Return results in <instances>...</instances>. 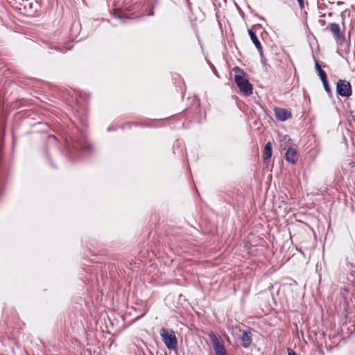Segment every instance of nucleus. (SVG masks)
<instances>
[{
	"label": "nucleus",
	"instance_id": "10",
	"mask_svg": "<svg viewBox=\"0 0 355 355\" xmlns=\"http://www.w3.org/2000/svg\"><path fill=\"white\" fill-rule=\"evenodd\" d=\"M286 160L291 164H295L298 159L297 152L293 148H288L285 154Z\"/></svg>",
	"mask_w": 355,
	"mask_h": 355
},
{
	"label": "nucleus",
	"instance_id": "15",
	"mask_svg": "<svg viewBox=\"0 0 355 355\" xmlns=\"http://www.w3.org/2000/svg\"><path fill=\"white\" fill-rule=\"evenodd\" d=\"M315 67L319 77L326 74L325 71L322 69L319 62L316 59L315 60Z\"/></svg>",
	"mask_w": 355,
	"mask_h": 355
},
{
	"label": "nucleus",
	"instance_id": "5",
	"mask_svg": "<svg viewBox=\"0 0 355 355\" xmlns=\"http://www.w3.org/2000/svg\"><path fill=\"white\" fill-rule=\"evenodd\" d=\"M40 8V3L36 0H25L22 8H19V12L26 16H35Z\"/></svg>",
	"mask_w": 355,
	"mask_h": 355
},
{
	"label": "nucleus",
	"instance_id": "16",
	"mask_svg": "<svg viewBox=\"0 0 355 355\" xmlns=\"http://www.w3.org/2000/svg\"><path fill=\"white\" fill-rule=\"evenodd\" d=\"M113 16H114V17L120 19L121 20H123L124 18L121 10H116V9L114 10V11L113 12Z\"/></svg>",
	"mask_w": 355,
	"mask_h": 355
},
{
	"label": "nucleus",
	"instance_id": "21",
	"mask_svg": "<svg viewBox=\"0 0 355 355\" xmlns=\"http://www.w3.org/2000/svg\"><path fill=\"white\" fill-rule=\"evenodd\" d=\"M74 28H76L77 30H78V28H79V24H75V23H74V24L72 25V28H71V29H72V31H73Z\"/></svg>",
	"mask_w": 355,
	"mask_h": 355
},
{
	"label": "nucleus",
	"instance_id": "12",
	"mask_svg": "<svg viewBox=\"0 0 355 355\" xmlns=\"http://www.w3.org/2000/svg\"><path fill=\"white\" fill-rule=\"evenodd\" d=\"M272 147L271 142L266 143L263 150V162L266 163L272 156Z\"/></svg>",
	"mask_w": 355,
	"mask_h": 355
},
{
	"label": "nucleus",
	"instance_id": "4",
	"mask_svg": "<svg viewBox=\"0 0 355 355\" xmlns=\"http://www.w3.org/2000/svg\"><path fill=\"white\" fill-rule=\"evenodd\" d=\"M209 338L212 344L215 355H227V351L220 338L214 332L209 333Z\"/></svg>",
	"mask_w": 355,
	"mask_h": 355
},
{
	"label": "nucleus",
	"instance_id": "11",
	"mask_svg": "<svg viewBox=\"0 0 355 355\" xmlns=\"http://www.w3.org/2000/svg\"><path fill=\"white\" fill-rule=\"evenodd\" d=\"M248 33H249V35H250L253 44H254V46H256L257 50L259 51L261 56H262V46H261V44L258 37H257L254 31H252V30H248Z\"/></svg>",
	"mask_w": 355,
	"mask_h": 355
},
{
	"label": "nucleus",
	"instance_id": "20",
	"mask_svg": "<svg viewBox=\"0 0 355 355\" xmlns=\"http://www.w3.org/2000/svg\"><path fill=\"white\" fill-rule=\"evenodd\" d=\"M297 2L299 3V6L301 9H303L304 8V0H297Z\"/></svg>",
	"mask_w": 355,
	"mask_h": 355
},
{
	"label": "nucleus",
	"instance_id": "23",
	"mask_svg": "<svg viewBox=\"0 0 355 355\" xmlns=\"http://www.w3.org/2000/svg\"><path fill=\"white\" fill-rule=\"evenodd\" d=\"M343 16H344L343 12H341V17H343Z\"/></svg>",
	"mask_w": 355,
	"mask_h": 355
},
{
	"label": "nucleus",
	"instance_id": "2",
	"mask_svg": "<svg viewBox=\"0 0 355 355\" xmlns=\"http://www.w3.org/2000/svg\"><path fill=\"white\" fill-rule=\"evenodd\" d=\"M92 150V146L87 141H76L73 144V149L69 151L71 159L82 158L83 153H90Z\"/></svg>",
	"mask_w": 355,
	"mask_h": 355
},
{
	"label": "nucleus",
	"instance_id": "24",
	"mask_svg": "<svg viewBox=\"0 0 355 355\" xmlns=\"http://www.w3.org/2000/svg\"><path fill=\"white\" fill-rule=\"evenodd\" d=\"M187 1H188V3L189 4V3H189V0H187Z\"/></svg>",
	"mask_w": 355,
	"mask_h": 355
},
{
	"label": "nucleus",
	"instance_id": "14",
	"mask_svg": "<svg viewBox=\"0 0 355 355\" xmlns=\"http://www.w3.org/2000/svg\"><path fill=\"white\" fill-rule=\"evenodd\" d=\"M50 49H55V50H56L58 51H60V52H64L65 51L71 50V46L64 47V46H60V45H53V46H51L50 47Z\"/></svg>",
	"mask_w": 355,
	"mask_h": 355
},
{
	"label": "nucleus",
	"instance_id": "6",
	"mask_svg": "<svg viewBox=\"0 0 355 355\" xmlns=\"http://www.w3.org/2000/svg\"><path fill=\"white\" fill-rule=\"evenodd\" d=\"M336 92L342 97H349L352 94L350 83L346 80H338L336 83Z\"/></svg>",
	"mask_w": 355,
	"mask_h": 355
},
{
	"label": "nucleus",
	"instance_id": "22",
	"mask_svg": "<svg viewBox=\"0 0 355 355\" xmlns=\"http://www.w3.org/2000/svg\"><path fill=\"white\" fill-rule=\"evenodd\" d=\"M112 130H113V128H112V127H109V128H107V131H111Z\"/></svg>",
	"mask_w": 355,
	"mask_h": 355
},
{
	"label": "nucleus",
	"instance_id": "3",
	"mask_svg": "<svg viewBox=\"0 0 355 355\" xmlns=\"http://www.w3.org/2000/svg\"><path fill=\"white\" fill-rule=\"evenodd\" d=\"M160 335L166 347L169 349H175L178 345V340L173 330H168L162 328L160 331Z\"/></svg>",
	"mask_w": 355,
	"mask_h": 355
},
{
	"label": "nucleus",
	"instance_id": "18",
	"mask_svg": "<svg viewBox=\"0 0 355 355\" xmlns=\"http://www.w3.org/2000/svg\"><path fill=\"white\" fill-rule=\"evenodd\" d=\"M321 81L322 83H326V82H327V74H324L322 76L320 77Z\"/></svg>",
	"mask_w": 355,
	"mask_h": 355
},
{
	"label": "nucleus",
	"instance_id": "7",
	"mask_svg": "<svg viewBox=\"0 0 355 355\" xmlns=\"http://www.w3.org/2000/svg\"><path fill=\"white\" fill-rule=\"evenodd\" d=\"M327 28L331 31L336 42L339 45H343L345 42V33L340 31V28L338 24L330 23Z\"/></svg>",
	"mask_w": 355,
	"mask_h": 355
},
{
	"label": "nucleus",
	"instance_id": "8",
	"mask_svg": "<svg viewBox=\"0 0 355 355\" xmlns=\"http://www.w3.org/2000/svg\"><path fill=\"white\" fill-rule=\"evenodd\" d=\"M274 112L276 119L280 121H284L292 116L291 112L285 108L275 107Z\"/></svg>",
	"mask_w": 355,
	"mask_h": 355
},
{
	"label": "nucleus",
	"instance_id": "9",
	"mask_svg": "<svg viewBox=\"0 0 355 355\" xmlns=\"http://www.w3.org/2000/svg\"><path fill=\"white\" fill-rule=\"evenodd\" d=\"M241 345L244 348H248L252 343V329L248 328L247 330L242 331L241 335Z\"/></svg>",
	"mask_w": 355,
	"mask_h": 355
},
{
	"label": "nucleus",
	"instance_id": "1",
	"mask_svg": "<svg viewBox=\"0 0 355 355\" xmlns=\"http://www.w3.org/2000/svg\"><path fill=\"white\" fill-rule=\"evenodd\" d=\"M234 80L240 91L247 96L252 94V85L249 82L245 73L239 67H235Z\"/></svg>",
	"mask_w": 355,
	"mask_h": 355
},
{
	"label": "nucleus",
	"instance_id": "19",
	"mask_svg": "<svg viewBox=\"0 0 355 355\" xmlns=\"http://www.w3.org/2000/svg\"><path fill=\"white\" fill-rule=\"evenodd\" d=\"M287 351H288V355H297L295 352L291 348H288Z\"/></svg>",
	"mask_w": 355,
	"mask_h": 355
},
{
	"label": "nucleus",
	"instance_id": "17",
	"mask_svg": "<svg viewBox=\"0 0 355 355\" xmlns=\"http://www.w3.org/2000/svg\"><path fill=\"white\" fill-rule=\"evenodd\" d=\"M324 90L330 95L331 94V89L329 85L328 81L326 83H322Z\"/></svg>",
	"mask_w": 355,
	"mask_h": 355
},
{
	"label": "nucleus",
	"instance_id": "13",
	"mask_svg": "<svg viewBox=\"0 0 355 355\" xmlns=\"http://www.w3.org/2000/svg\"><path fill=\"white\" fill-rule=\"evenodd\" d=\"M8 1L14 10L19 12V8L23 7L25 0H8Z\"/></svg>",
	"mask_w": 355,
	"mask_h": 355
}]
</instances>
